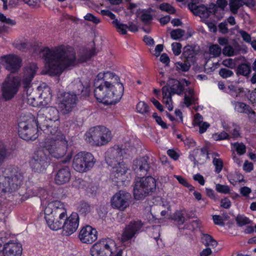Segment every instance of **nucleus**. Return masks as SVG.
Here are the masks:
<instances>
[{"instance_id": "obj_7", "label": "nucleus", "mask_w": 256, "mask_h": 256, "mask_svg": "<svg viewBox=\"0 0 256 256\" xmlns=\"http://www.w3.org/2000/svg\"><path fill=\"white\" fill-rule=\"evenodd\" d=\"M95 162L94 158L91 153L80 152L74 156L72 165L76 172H84L90 170Z\"/></svg>"}, {"instance_id": "obj_57", "label": "nucleus", "mask_w": 256, "mask_h": 256, "mask_svg": "<svg viewBox=\"0 0 256 256\" xmlns=\"http://www.w3.org/2000/svg\"><path fill=\"white\" fill-rule=\"evenodd\" d=\"M172 50L176 56L181 53L182 44L179 42H174L172 44Z\"/></svg>"}, {"instance_id": "obj_18", "label": "nucleus", "mask_w": 256, "mask_h": 256, "mask_svg": "<svg viewBox=\"0 0 256 256\" xmlns=\"http://www.w3.org/2000/svg\"><path fill=\"white\" fill-rule=\"evenodd\" d=\"M112 170L110 174L112 180L117 184L124 182L128 178L127 172L128 170L127 165L122 162L114 166H112Z\"/></svg>"}, {"instance_id": "obj_37", "label": "nucleus", "mask_w": 256, "mask_h": 256, "mask_svg": "<svg viewBox=\"0 0 256 256\" xmlns=\"http://www.w3.org/2000/svg\"><path fill=\"white\" fill-rule=\"evenodd\" d=\"M171 218L180 225L182 224L185 222V218L181 210L176 211L172 216Z\"/></svg>"}, {"instance_id": "obj_53", "label": "nucleus", "mask_w": 256, "mask_h": 256, "mask_svg": "<svg viewBox=\"0 0 256 256\" xmlns=\"http://www.w3.org/2000/svg\"><path fill=\"white\" fill-rule=\"evenodd\" d=\"M0 21L11 26H14L16 24V22L14 20L7 18L2 13H0Z\"/></svg>"}, {"instance_id": "obj_60", "label": "nucleus", "mask_w": 256, "mask_h": 256, "mask_svg": "<svg viewBox=\"0 0 256 256\" xmlns=\"http://www.w3.org/2000/svg\"><path fill=\"white\" fill-rule=\"evenodd\" d=\"M212 220L214 224L220 226H224V220L219 215H214L212 216Z\"/></svg>"}, {"instance_id": "obj_39", "label": "nucleus", "mask_w": 256, "mask_h": 256, "mask_svg": "<svg viewBox=\"0 0 256 256\" xmlns=\"http://www.w3.org/2000/svg\"><path fill=\"white\" fill-rule=\"evenodd\" d=\"M196 16H198L202 18H207L209 17L207 7L204 4L199 5L197 14Z\"/></svg>"}, {"instance_id": "obj_61", "label": "nucleus", "mask_w": 256, "mask_h": 256, "mask_svg": "<svg viewBox=\"0 0 256 256\" xmlns=\"http://www.w3.org/2000/svg\"><path fill=\"white\" fill-rule=\"evenodd\" d=\"M254 168L252 163L250 162L248 160H246L243 166V169L247 172H250Z\"/></svg>"}, {"instance_id": "obj_62", "label": "nucleus", "mask_w": 256, "mask_h": 256, "mask_svg": "<svg viewBox=\"0 0 256 256\" xmlns=\"http://www.w3.org/2000/svg\"><path fill=\"white\" fill-rule=\"evenodd\" d=\"M203 118L199 113H196L194 115V126H198L202 122Z\"/></svg>"}, {"instance_id": "obj_24", "label": "nucleus", "mask_w": 256, "mask_h": 256, "mask_svg": "<svg viewBox=\"0 0 256 256\" xmlns=\"http://www.w3.org/2000/svg\"><path fill=\"white\" fill-rule=\"evenodd\" d=\"M2 254L4 256H21L22 247L20 244L8 242L4 245Z\"/></svg>"}, {"instance_id": "obj_1", "label": "nucleus", "mask_w": 256, "mask_h": 256, "mask_svg": "<svg viewBox=\"0 0 256 256\" xmlns=\"http://www.w3.org/2000/svg\"><path fill=\"white\" fill-rule=\"evenodd\" d=\"M39 54L44 60L48 72L53 76L60 74L64 68L74 66L76 64L74 50L63 46L51 49L46 47L40 50Z\"/></svg>"}, {"instance_id": "obj_31", "label": "nucleus", "mask_w": 256, "mask_h": 256, "mask_svg": "<svg viewBox=\"0 0 256 256\" xmlns=\"http://www.w3.org/2000/svg\"><path fill=\"white\" fill-rule=\"evenodd\" d=\"M252 71L250 65L247 64H241L236 68V74L238 76H243L248 77Z\"/></svg>"}, {"instance_id": "obj_52", "label": "nucleus", "mask_w": 256, "mask_h": 256, "mask_svg": "<svg viewBox=\"0 0 256 256\" xmlns=\"http://www.w3.org/2000/svg\"><path fill=\"white\" fill-rule=\"evenodd\" d=\"M234 146L236 148L238 154L240 155L244 154L246 152V147L242 143L236 142L233 144Z\"/></svg>"}, {"instance_id": "obj_8", "label": "nucleus", "mask_w": 256, "mask_h": 256, "mask_svg": "<svg viewBox=\"0 0 256 256\" xmlns=\"http://www.w3.org/2000/svg\"><path fill=\"white\" fill-rule=\"evenodd\" d=\"M20 86L18 77L12 74L7 76L2 84V98L6 101L12 100L17 94Z\"/></svg>"}, {"instance_id": "obj_29", "label": "nucleus", "mask_w": 256, "mask_h": 256, "mask_svg": "<svg viewBox=\"0 0 256 256\" xmlns=\"http://www.w3.org/2000/svg\"><path fill=\"white\" fill-rule=\"evenodd\" d=\"M46 224L49 228L54 230H57L62 228L64 224L57 219H54L52 215H45L44 216Z\"/></svg>"}, {"instance_id": "obj_12", "label": "nucleus", "mask_w": 256, "mask_h": 256, "mask_svg": "<svg viewBox=\"0 0 256 256\" xmlns=\"http://www.w3.org/2000/svg\"><path fill=\"white\" fill-rule=\"evenodd\" d=\"M131 198L130 193L121 190L113 196L111 199V205L113 208L124 211L129 206Z\"/></svg>"}, {"instance_id": "obj_48", "label": "nucleus", "mask_w": 256, "mask_h": 256, "mask_svg": "<svg viewBox=\"0 0 256 256\" xmlns=\"http://www.w3.org/2000/svg\"><path fill=\"white\" fill-rule=\"evenodd\" d=\"M174 177L178 180L180 184L188 188L190 190L192 191L194 190V187L190 184H188L186 179H185L183 177L176 175H174Z\"/></svg>"}, {"instance_id": "obj_17", "label": "nucleus", "mask_w": 256, "mask_h": 256, "mask_svg": "<svg viewBox=\"0 0 256 256\" xmlns=\"http://www.w3.org/2000/svg\"><path fill=\"white\" fill-rule=\"evenodd\" d=\"M0 60L6 68L10 72H17L22 66V59L14 54L2 56Z\"/></svg>"}, {"instance_id": "obj_50", "label": "nucleus", "mask_w": 256, "mask_h": 256, "mask_svg": "<svg viewBox=\"0 0 256 256\" xmlns=\"http://www.w3.org/2000/svg\"><path fill=\"white\" fill-rule=\"evenodd\" d=\"M219 74L223 78H226L234 76L233 72L226 68H222L219 70Z\"/></svg>"}, {"instance_id": "obj_58", "label": "nucleus", "mask_w": 256, "mask_h": 256, "mask_svg": "<svg viewBox=\"0 0 256 256\" xmlns=\"http://www.w3.org/2000/svg\"><path fill=\"white\" fill-rule=\"evenodd\" d=\"M243 40L246 42L251 43V36L247 32L243 30H240L238 32Z\"/></svg>"}, {"instance_id": "obj_42", "label": "nucleus", "mask_w": 256, "mask_h": 256, "mask_svg": "<svg viewBox=\"0 0 256 256\" xmlns=\"http://www.w3.org/2000/svg\"><path fill=\"white\" fill-rule=\"evenodd\" d=\"M182 56L184 60L192 61L194 56V52L193 50L190 48L189 46H185L182 53Z\"/></svg>"}, {"instance_id": "obj_14", "label": "nucleus", "mask_w": 256, "mask_h": 256, "mask_svg": "<svg viewBox=\"0 0 256 256\" xmlns=\"http://www.w3.org/2000/svg\"><path fill=\"white\" fill-rule=\"evenodd\" d=\"M143 224L140 220H132L128 224L124 229L122 236V241L126 242L133 238L141 232Z\"/></svg>"}, {"instance_id": "obj_4", "label": "nucleus", "mask_w": 256, "mask_h": 256, "mask_svg": "<svg viewBox=\"0 0 256 256\" xmlns=\"http://www.w3.org/2000/svg\"><path fill=\"white\" fill-rule=\"evenodd\" d=\"M44 118H40L38 122L40 124V129L48 136V140L46 142L45 145H54L53 149L58 150L62 146L65 147V154L67 150L68 142L66 140L64 136L58 130L59 124L56 122H48V120L42 122Z\"/></svg>"}, {"instance_id": "obj_27", "label": "nucleus", "mask_w": 256, "mask_h": 256, "mask_svg": "<svg viewBox=\"0 0 256 256\" xmlns=\"http://www.w3.org/2000/svg\"><path fill=\"white\" fill-rule=\"evenodd\" d=\"M40 118H44V116L38 114L36 119L32 114H23L20 116L18 124L24 123L27 126H40V124L38 122Z\"/></svg>"}, {"instance_id": "obj_34", "label": "nucleus", "mask_w": 256, "mask_h": 256, "mask_svg": "<svg viewBox=\"0 0 256 256\" xmlns=\"http://www.w3.org/2000/svg\"><path fill=\"white\" fill-rule=\"evenodd\" d=\"M201 240L202 244L206 246L214 248L218 244L217 242L211 236L208 234H202Z\"/></svg>"}, {"instance_id": "obj_19", "label": "nucleus", "mask_w": 256, "mask_h": 256, "mask_svg": "<svg viewBox=\"0 0 256 256\" xmlns=\"http://www.w3.org/2000/svg\"><path fill=\"white\" fill-rule=\"evenodd\" d=\"M39 126H27L22 123L18 124V135L26 140H34L38 137V130Z\"/></svg>"}, {"instance_id": "obj_44", "label": "nucleus", "mask_w": 256, "mask_h": 256, "mask_svg": "<svg viewBox=\"0 0 256 256\" xmlns=\"http://www.w3.org/2000/svg\"><path fill=\"white\" fill-rule=\"evenodd\" d=\"M236 224L239 226H242L244 225L249 224L251 221L247 217L242 215H238L236 218Z\"/></svg>"}, {"instance_id": "obj_55", "label": "nucleus", "mask_w": 256, "mask_h": 256, "mask_svg": "<svg viewBox=\"0 0 256 256\" xmlns=\"http://www.w3.org/2000/svg\"><path fill=\"white\" fill-rule=\"evenodd\" d=\"M216 190L218 192L222 194H228L230 192V188L228 186L220 184H216Z\"/></svg>"}, {"instance_id": "obj_59", "label": "nucleus", "mask_w": 256, "mask_h": 256, "mask_svg": "<svg viewBox=\"0 0 256 256\" xmlns=\"http://www.w3.org/2000/svg\"><path fill=\"white\" fill-rule=\"evenodd\" d=\"M96 54V50L94 48L87 51L83 56L84 61H88L93 56Z\"/></svg>"}, {"instance_id": "obj_41", "label": "nucleus", "mask_w": 256, "mask_h": 256, "mask_svg": "<svg viewBox=\"0 0 256 256\" xmlns=\"http://www.w3.org/2000/svg\"><path fill=\"white\" fill-rule=\"evenodd\" d=\"M185 34V31L180 28L173 30L170 32V36L172 38L177 40L182 38Z\"/></svg>"}, {"instance_id": "obj_15", "label": "nucleus", "mask_w": 256, "mask_h": 256, "mask_svg": "<svg viewBox=\"0 0 256 256\" xmlns=\"http://www.w3.org/2000/svg\"><path fill=\"white\" fill-rule=\"evenodd\" d=\"M80 218L76 212H73L66 218L62 226V234L70 236L77 230L79 226Z\"/></svg>"}, {"instance_id": "obj_22", "label": "nucleus", "mask_w": 256, "mask_h": 256, "mask_svg": "<svg viewBox=\"0 0 256 256\" xmlns=\"http://www.w3.org/2000/svg\"><path fill=\"white\" fill-rule=\"evenodd\" d=\"M95 80H98L104 84L113 86L118 88V84H122L120 82V78L114 73L110 72L99 73Z\"/></svg>"}, {"instance_id": "obj_2", "label": "nucleus", "mask_w": 256, "mask_h": 256, "mask_svg": "<svg viewBox=\"0 0 256 256\" xmlns=\"http://www.w3.org/2000/svg\"><path fill=\"white\" fill-rule=\"evenodd\" d=\"M52 144L44 145L36 151L30 160V166L32 171L38 173H43L50 162V156L56 158L62 157L65 154V147L63 146L58 150L53 149Z\"/></svg>"}, {"instance_id": "obj_56", "label": "nucleus", "mask_w": 256, "mask_h": 256, "mask_svg": "<svg viewBox=\"0 0 256 256\" xmlns=\"http://www.w3.org/2000/svg\"><path fill=\"white\" fill-rule=\"evenodd\" d=\"M84 18L85 20L92 22L96 24H99L100 22L99 18H98L97 17L94 16L93 14L90 13L87 14L84 16Z\"/></svg>"}, {"instance_id": "obj_33", "label": "nucleus", "mask_w": 256, "mask_h": 256, "mask_svg": "<svg viewBox=\"0 0 256 256\" xmlns=\"http://www.w3.org/2000/svg\"><path fill=\"white\" fill-rule=\"evenodd\" d=\"M10 152L6 146L0 141V166L9 158Z\"/></svg>"}, {"instance_id": "obj_64", "label": "nucleus", "mask_w": 256, "mask_h": 256, "mask_svg": "<svg viewBox=\"0 0 256 256\" xmlns=\"http://www.w3.org/2000/svg\"><path fill=\"white\" fill-rule=\"evenodd\" d=\"M246 114L248 115L249 120L250 122H256V114L254 110H252L250 107V110H248V112H246Z\"/></svg>"}, {"instance_id": "obj_25", "label": "nucleus", "mask_w": 256, "mask_h": 256, "mask_svg": "<svg viewBox=\"0 0 256 256\" xmlns=\"http://www.w3.org/2000/svg\"><path fill=\"white\" fill-rule=\"evenodd\" d=\"M70 177L71 174L69 168L64 166L58 170L55 176L54 180L57 184L62 185L68 182Z\"/></svg>"}, {"instance_id": "obj_51", "label": "nucleus", "mask_w": 256, "mask_h": 256, "mask_svg": "<svg viewBox=\"0 0 256 256\" xmlns=\"http://www.w3.org/2000/svg\"><path fill=\"white\" fill-rule=\"evenodd\" d=\"M213 138L216 140H220L229 139L230 138V136L227 132L223 131L220 133H217L214 134Z\"/></svg>"}, {"instance_id": "obj_36", "label": "nucleus", "mask_w": 256, "mask_h": 256, "mask_svg": "<svg viewBox=\"0 0 256 256\" xmlns=\"http://www.w3.org/2000/svg\"><path fill=\"white\" fill-rule=\"evenodd\" d=\"M112 23L118 33L121 34H127V24L120 22L118 20H114V21H112Z\"/></svg>"}, {"instance_id": "obj_35", "label": "nucleus", "mask_w": 256, "mask_h": 256, "mask_svg": "<svg viewBox=\"0 0 256 256\" xmlns=\"http://www.w3.org/2000/svg\"><path fill=\"white\" fill-rule=\"evenodd\" d=\"M235 111L240 113H246L250 110V106L242 102L233 101L232 102Z\"/></svg>"}, {"instance_id": "obj_20", "label": "nucleus", "mask_w": 256, "mask_h": 256, "mask_svg": "<svg viewBox=\"0 0 256 256\" xmlns=\"http://www.w3.org/2000/svg\"><path fill=\"white\" fill-rule=\"evenodd\" d=\"M78 238L82 243L92 244L98 238L97 231L91 226H86L81 229Z\"/></svg>"}, {"instance_id": "obj_38", "label": "nucleus", "mask_w": 256, "mask_h": 256, "mask_svg": "<svg viewBox=\"0 0 256 256\" xmlns=\"http://www.w3.org/2000/svg\"><path fill=\"white\" fill-rule=\"evenodd\" d=\"M78 210L80 214L86 216L90 211V206L86 202H81L79 204Z\"/></svg>"}, {"instance_id": "obj_3", "label": "nucleus", "mask_w": 256, "mask_h": 256, "mask_svg": "<svg viewBox=\"0 0 256 256\" xmlns=\"http://www.w3.org/2000/svg\"><path fill=\"white\" fill-rule=\"evenodd\" d=\"M118 88H116L94 80V96L100 102L110 104L116 103L121 99L124 90L122 84H118Z\"/></svg>"}, {"instance_id": "obj_63", "label": "nucleus", "mask_w": 256, "mask_h": 256, "mask_svg": "<svg viewBox=\"0 0 256 256\" xmlns=\"http://www.w3.org/2000/svg\"><path fill=\"white\" fill-rule=\"evenodd\" d=\"M222 64L224 66L231 68H234V62L232 58H228L225 60H224L222 62Z\"/></svg>"}, {"instance_id": "obj_47", "label": "nucleus", "mask_w": 256, "mask_h": 256, "mask_svg": "<svg viewBox=\"0 0 256 256\" xmlns=\"http://www.w3.org/2000/svg\"><path fill=\"white\" fill-rule=\"evenodd\" d=\"M212 163L215 166V172L216 174H219L223 168V162L222 160L220 158H214Z\"/></svg>"}, {"instance_id": "obj_13", "label": "nucleus", "mask_w": 256, "mask_h": 256, "mask_svg": "<svg viewBox=\"0 0 256 256\" xmlns=\"http://www.w3.org/2000/svg\"><path fill=\"white\" fill-rule=\"evenodd\" d=\"M44 215H52L58 216L60 219L67 218V212L64 204L58 200L52 202L45 208Z\"/></svg>"}, {"instance_id": "obj_28", "label": "nucleus", "mask_w": 256, "mask_h": 256, "mask_svg": "<svg viewBox=\"0 0 256 256\" xmlns=\"http://www.w3.org/2000/svg\"><path fill=\"white\" fill-rule=\"evenodd\" d=\"M73 92L72 94H76V96L82 94V96H87L89 95L90 88L88 86H84L82 82L77 80L72 84Z\"/></svg>"}, {"instance_id": "obj_54", "label": "nucleus", "mask_w": 256, "mask_h": 256, "mask_svg": "<svg viewBox=\"0 0 256 256\" xmlns=\"http://www.w3.org/2000/svg\"><path fill=\"white\" fill-rule=\"evenodd\" d=\"M196 98L194 96V94L191 96H188L186 94H185L184 98V104L188 107L191 104H195Z\"/></svg>"}, {"instance_id": "obj_23", "label": "nucleus", "mask_w": 256, "mask_h": 256, "mask_svg": "<svg viewBox=\"0 0 256 256\" xmlns=\"http://www.w3.org/2000/svg\"><path fill=\"white\" fill-rule=\"evenodd\" d=\"M164 87H166L168 90V94L171 95L177 94L182 95L184 90V85L182 82L175 78H171L167 81L166 85Z\"/></svg>"}, {"instance_id": "obj_21", "label": "nucleus", "mask_w": 256, "mask_h": 256, "mask_svg": "<svg viewBox=\"0 0 256 256\" xmlns=\"http://www.w3.org/2000/svg\"><path fill=\"white\" fill-rule=\"evenodd\" d=\"M148 160V158L145 156L133 161L132 168L138 175L142 176L146 174L150 170Z\"/></svg>"}, {"instance_id": "obj_46", "label": "nucleus", "mask_w": 256, "mask_h": 256, "mask_svg": "<svg viewBox=\"0 0 256 256\" xmlns=\"http://www.w3.org/2000/svg\"><path fill=\"white\" fill-rule=\"evenodd\" d=\"M223 54L226 56H232L237 55L238 54V52L234 50L232 46H228L223 49Z\"/></svg>"}, {"instance_id": "obj_40", "label": "nucleus", "mask_w": 256, "mask_h": 256, "mask_svg": "<svg viewBox=\"0 0 256 256\" xmlns=\"http://www.w3.org/2000/svg\"><path fill=\"white\" fill-rule=\"evenodd\" d=\"M136 110L138 113L145 114L149 112V108L144 102L140 101L136 105Z\"/></svg>"}, {"instance_id": "obj_16", "label": "nucleus", "mask_w": 256, "mask_h": 256, "mask_svg": "<svg viewBox=\"0 0 256 256\" xmlns=\"http://www.w3.org/2000/svg\"><path fill=\"white\" fill-rule=\"evenodd\" d=\"M122 154V150L118 147L110 148L106 152V162L110 166H114L124 162Z\"/></svg>"}, {"instance_id": "obj_32", "label": "nucleus", "mask_w": 256, "mask_h": 256, "mask_svg": "<svg viewBox=\"0 0 256 256\" xmlns=\"http://www.w3.org/2000/svg\"><path fill=\"white\" fill-rule=\"evenodd\" d=\"M162 90L164 102L166 106L170 111H171L173 109L172 105V95L168 94V90L166 87H162Z\"/></svg>"}, {"instance_id": "obj_11", "label": "nucleus", "mask_w": 256, "mask_h": 256, "mask_svg": "<svg viewBox=\"0 0 256 256\" xmlns=\"http://www.w3.org/2000/svg\"><path fill=\"white\" fill-rule=\"evenodd\" d=\"M58 107L60 111L64 114L71 112L76 107L78 97L71 92H63L58 96Z\"/></svg>"}, {"instance_id": "obj_49", "label": "nucleus", "mask_w": 256, "mask_h": 256, "mask_svg": "<svg viewBox=\"0 0 256 256\" xmlns=\"http://www.w3.org/2000/svg\"><path fill=\"white\" fill-rule=\"evenodd\" d=\"M209 50L210 54L214 57H218L220 54L222 49L218 45L214 44L210 46Z\"/></svg>"}, {"instance_id": "obj_30", "label": "nucleus", "mask_w": 256, "mask_h": 256, "mask_svg": "<svg viewBox=\"0 0 256 256\" xmlns=\"http://www.w3.org/2000/svg\"><path fill=\"white\" fill-rule=\"evenodd\" d=\"M48 120V122H56L59 124L58 120V111L54 108L51 107L48 109V115L42 120Z\"/></svg>"}, {"instance_id": "obj_10", "label": "nucleus", "mask_w": 256, "mask_h": 256, "mask_svg": "<svg viewBox=\"0 0 256 256\" xmlns=\"http://www.w3.org/2000/svg\"><path fill=\"white\" fill-rule=\"evenodd\" d=\"M10 176H5L2 182V190L4 192H12L18 190L22 185L23 176L15 169L12 170Z\"/></svg>"}, {"instance_id": "obj_43", "label": "nucleus", "mask_w": 256, "mask_h": 256, "mask_svg": "<svg viewBox=\"0 0 256 256\" xmlns=\"http://www.w3.org/2000/svg\"><path fill=\"white\" fill-rule=\"evenodd\" d=\"M176 66L178 68L181 70L183 72H187L189 70L190 66V61L184 60L183 62H177Z\"/></svg>"}, {"instance_id": "obj_6", "label": "nucleus", "mask_w": 256, "mask_h": 256, "mask_svg": "<svg viewBox=\"0 0 256 256\" xmlns=\"http://www.w3.org/2000/svg\"><path fill=\"white\" fill-rule=\"evenodd\" d=\"M86 140L97 146L106 144L112 139L111 132L104 126H96L86 134Z\"/></svg>"}, {"instance_id": "obj_26", "label": "nucleus", "mask_w": 256, "mask_h": 256, "mask_svg": "<svg viewBox=\"0 0 256 256\" xmlns=\"http://www.w3.org/2000/svg\"><path fill=\"white\" fill-rule=\"evenodd\" d=\"M38 70L36 64L32 63L28 64L26 68L23 78V83L25 86H28L35 76Z\"/></svg>"}, {"instance_id": "obj_9", "label": "nucleus", "mask_w": 256, "mask_h": 256, "mask_svg": "<svg viewBox=\"0 0 256 256\" xmlns=\"http://www.w3.org/2000/svg\"><path fill=\"white\" fill-rule=\"evenodd\" d=\"M116 246L114 241L110 238H102L95 243L90 249L92 256H111Z\"/></svg>"}, {"instance_id": "obj_5", "label": "nucleus", "mask_w": 256, "mask_h": 256, "mask_svg": "<svg viewBox=\"0 0 256 256\" xmlns=\"http://www.w3.org/2000/svg\"><path fill=\"white\" fill-rule=\"evenodd\" d=\"M156 180L152 176L142 177L136 180L134 186V196L140 200L152 194L156 190Z\"/></svg>"}, {"instance_id": "obj_45", "label": "nucleus", "mask_w": 256, "mask_h": 256, "mask_svg": "<svg viewBox=\"0 0 256 256\" xmlns=\"http://www.w3.org/2000/svg\"><path fill=\"white\" fill-rule=\"evenodd\" d=\"M159 8L162 11L166 12L170 14L175 13V8L170 4L168 3H162L160 5Z\"/></svg>"}]
</instances>
